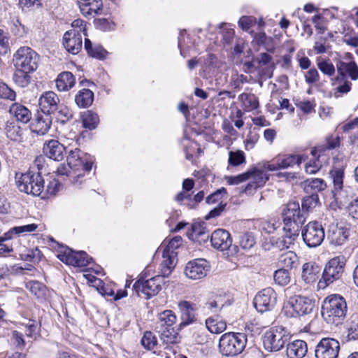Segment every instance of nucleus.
I'll return each mask as SVG.
<instances>
[{
    "instance_id": "40",
    "label": "nucleus",
    "mask_w": 358,
    "mask_h": 358,
    "mask_svg": "<svg viewBox=\"0 0 358 358\" xmlns=\"http://www.w3.org/2000/svg\"><path fill=\"white\" fill-rule=\"evenodd\" d=\"M302 155H289L282 158H278L280 169H287L292 167L294 165H299L302 162Z\"/></svg>"
},
{
    "instance_id": "37",
    "label": "nucleus",
    "mask_w": 358,
    "mask_h": 358,
    "mask_svg": "<svg viewBox=\"0 0 358 358\" xmlns=\"http://www.w3.org/2000/svg\"><path fill=\"white\" fill-rule=\"evenodd\" d=\"M25 70L20 69V68H15V71L13 74V81L15 83L20 87H26L29 85L31 81L30 73Z\"/></svg>"
},
{
    "instance_id": "26",
    "label": "nucleus",
    "mask_w": 358,
    "mask_h": 358,
    "mask_svg": "<svg viewBox=\"0 0 358 358\" xmlns=\"http://www.w3.org/2000/svg\"><path fill=\"white\" fill-rule=\"evenodd\" d=\"M9 113L16 118L17 121L23 124L27 123L31 119V111L18 103H13L10 106Z\"/></svg>"
},
{
    "instance_id": "50",
    "label": "nucleus",
    "mask_w": 358,
    "mask_h": 358,
    "mask_svg": "<svg viewBox=\"0 0 358 358\" xmlns=\"http://www.w3.org/2000/svg\"><path fill=\"white\" fill-rule=\"evenodd\" d=\"M332 193L335 200L340 203H346L348 201V187H342L339 189L332 190Z\"/></svg>"
},
{
    "instance_id": "52",
    "label": "nucleus",
    "mask_w": 358,
    "mask_h": 358,
    "mask_svg": "<svg viewBox=\"0 0 358 358\" xmlns=\"http://www.w3.org/2000/svg\"><path fill=\"white\" fill-rule=\"evenodd\" d=\"M0 97L13 101L15 99L16 94L6 84L0 83Z\"/></svg>"
},
{
    "instance_id": "58",
    "label": "nucleus",
    "mask_w": 358,
    "mask_h": 358,
    "mask_svg": "<svg viewBox=\"0 0 358 358\" xmlns=\"http://www.w3.org/2000/svg\"><path fill=\"white\" fill-rule=\"evenodd\" d=\"M348 338L349 340L358 339V322H351L348 327Z\"/></svg>"
},
{
    "instance_id": "39",
    "label": "nucleus",
    "mask_w": 358,
    "mask_h": 358,
    "mask_svg": "<svg viewBox=\"0 0 358 358\" xmlns=\"http://www.w3.org/2000/svg\"><path fill=\"white\" fill-rule=\"evenodd\" d=\"M6 136L12 141H18L23 134V130L17 122H8L5 128Z\"/></svg>"
},
{
    "instance_id": "4",
    "label": "nucleus",
    "mask_w": 358,
    "mask_h": 358,
    "mask_svg": "<svg viewBox=\"0 0 358 358\" xmlns=\"http://www.w3.org/2000/svg\"><path fill=\"white\" fill-rule=\"evenodd\" d=\"M187 238L196 242H206L210 237L204 229L200 225L192 224L186 231ZM211 245L217 250L224 251L229 250L232 245V239L230 234L225 229H218L210 235Z\"/></svg>"
},
{
    "instance_id": "28",
    "label": "nucleus",
    "mask_w": 358,
    "mask_h": 358,
    "mask_svg": "<svg viewBox=\"0 0 358 358\" xmlns=\"http://www.w3.org/2000/svg\"><path fill=\"white\" fill-rule=\"evenodd\" d=\"M341 159L342 164L338 166L335 164L333 169L330 171V174L333 179L334 189L343 187L344 167L346 164L347 159L345 156H342Z\"/></svg>"
},
{
    "instance_id": "36",
    "label": "nucleus",
    "mask_w": 358,
    "mask_h": 358,
    "mask_svg": "<svg viewBox=\"0 0 358 358\" xmlns=\"http://www.w3.org/2000/svg\"><path fill=\"white\" fill-rule=\"evenodd\" d=\"M298 257L292 251L282 254L278 259V264L285 269H291L297 264Z\"/></svg>"
},
{
    "instance_id": "53",
    "label": "nucleus",
    "mask_w": 358,
    "mask_h": 358,
    "mask_svg": "<svg viewBox=\"0 0 358 358\" xmlns=\"http://www.w3.org/2000/svg\"><path fill=\"white\" fill-rule=\"evenodd\" d=\"M222 194H227V189L224 187H222L215 192L212 193L209 196L206 197V203H214L221 200Z\"/></svg>"
},
{
    "instance_id": "64",
    "label": "nucleus",
    "mask_w": 358,
    "mask_h": 358,
    "mask_svg": "<svg viewBox=\"0 0 358 358\" xmlns=\"http://www.w3.org/2000/svg\"><path fill=\"white\" fill-rule=\"evenodd\" d=\"M320 169V166L316 162H313L306 164L305 166V171L308 174H315Z\"/></svg>"
},
{
    "instance_id": "56",
    "label": "nucleus",
    "mask_w": 358,
    "mask_h": 358,
    "mask_svg": "<svg viewBox=\"0 0 358 358\" xmlns=\"http://www.w3.org/2000/svg\"><path fill=\"white\" fill-rule=\"evenodd\" d=\"M350 62L346 63L344 62H338L336 68L337 71L339 76H341V80H344L345 78L348 68H350Z\"/></svg>"
},
{
    "instance_id": "45",
    "label": "nucleus",
    "mask_w": 358,
    "mask_h": 358,
    "mask_svg": "<svg viewBox=\"0 0 358 358\" xmlns=\"http://www.w3.org/2000/svg\"><path fill=\"white\" fill-rule=\"evenodd\" d=\"M245 162V153L242 150L229 152V166H237Z\"/></svg>"
},
{
    "instance_id": "55",
    "label": "nucleus",
    "mask_w": 358,
    "mask_h": 358,
    "mask_svg": "<svg viewBox=\"0 0 358 358\" xmlns=\"http://www.w3.org/2000/svg\"><path fill=\"white\" fill-rule=\"evenodd\" d=\"M348 210L353 219L358 220V197L350 202Z\"/></svg>"
},
{
    "instance_id": "10",
    "label": "nucleus",
    "mask_w": 358,
    "mask_h": 358,
    "mask_svg": "<svg viewBox=\"0 0 358 358\" xmlns=\"http://www.w3.org/2000/svg\"><path fill=\"white\" fill-rule=\"evenodd\" d=\"M288 339L289 336L283 328H271L263 336V346L268 352H278L284 348Z\"/></svg>"
},
{
    "instance_id": "43",
    "label": "nucleus",
    "mask_w": 358,
    "mask_h": 358,
    "mask_svg": "<svg viewBox=\"0 0 358 358\" xmlns=\"http://www.w3.org/2000/svg\"><path fill=\"white\" fill-rule=\"evenodd\" d=\"M54 114L55 115L57 120L62 124L67 122L73 116L71 110L64 105H59L57 110L55 111Z\"/></svg>"
},
{
    "instance_id": "51",
    "label": "nucleus",
    "mask_w": 358,
    "mask_h": 358,
    "mask_svg": "<svg viewBox=\"0 0 358 358\" xmlns=\"http://www.w3.org/2000/svg\"><path fill=\"white\" fill-rule=\"evenodd\" d=\"M318 69L325 75L331 76L335 73L334 66L329 62V60H323L319 62L317 64Z\"/></svg>"
},
{
    "instance_id": "5",
    "label": "nucleus",
    "mask_w": 358,
    "mask_h": 358,
    "mask_svg": "<svg viewBox=\"0 0 358 358\" xmlns=\"http://www.w3.org/2000/svg\"><path fill=\"white\" fill-rule=\"evenodd\" d=\"M348 306L345 299L339 294L327 296L322 306V316L330 324L338 326L346 317Z\"/></svg>"
},
{
    "instance_id": "54",
    "label": "nucleus",
    "mask_w": 358,
    "mask_h": 358,
    "mask_svg": "<svg viewBox=\"0 0 358 358\" xmlns=\"http://www.w3.org/2000/svg\"><path fill=\"white\" fill-rule=\"evenodd\" d=\"M255 19L251 16H243L238 20V24L243 30L248 31L255 23Z\"/></svg>"
},
{
    "instance_id": "15",
    "label": "nucleus",
    "mask_w": 358,
    "mask_h": 358,
    "mask_svg": "<svg viewBox=\"0 0 358 358\" xmlns=\"http://www.w3.org/2000/svg\"><path fill=\"white\" fill-rule=\"evenodd\" d=\"M93 162V157L87 154H83L78 148L69 152L67 163L75 171L83 170L89 172L92 168Z\"/></svg>"
},
{
    "instance_id": "2",
    "label": "nucleus",
    "mask_w": 358,
    "mask_h": 358,
    "mask_svg": "<svg viewBox=\"0 0 358 358\" xmlns=\"http://www.w3.org/2000/svg\"><path fill=\"white\" fill-rule=\"evenodd\" d=\"M284 234L275 241V246L280 250L288 249L299 238L302 225L306 220L298 202H289L282 212Z\"/></svg>"
},
{
    "instance_id": "23",
    "label": "nucleus",
    "mask_w": 358,
    "mask_h": 358,
    "mask_svg": "<svg viewBox=\"0 0 358 358\" xmlns=\"http://www.w3.org/2000/svg\"><path fill=\"white\" fill-rule=\"evenodd\" d=\"M43 151L48 158L61 161L64 158L65 147L57 140H50L44 143Z\"/></svg>"
},
{
    "instance_id": "34",
    "label": "nucleus",
    "mask_w": 358,
    "mask_h": 358,
    "mask_svg": "<svg viewBox=\"0 0 358 358\" xmlns=\"http://www.w3.org/2000/svg\"><path fill=\"white\" fill-rule=\"evenodd\" d=\"M238 100L245 110L251 111L259 107L258 99L254 94L242 93L238 96Z\"/></svg>"
},
{
    "instance_id": "1",
    "label": "nucleus",
    "mask_w": 358,
    "mask_h": 358,
    "mask_svg": "<svg viewBox=\"0 0 358 358\" xmlns=\"http://www.w3.org/2000/svg\"><path fill=\"white\" fill-rule=\"evenodd\" d=\"M179 238L175 236L167 245L163 252L164 261L162 266V276L156 275L148 280L138 279L133 285L138 296L146 299L156 296L162 289V277H168L178 262Z\"/></svg>"
},
{
    "instance_id": "6",
    "label": "nucleus",
    "mask_w": 358,
    "mask_h": 358,
    "mask_svg": "<svg viewBox=\"0 0 358 358\" xmlns=\"http://www.w3.org/2000/svg\"><path fill=\"white\" fill-rule=\"evenodd\" d=\"M177 316L171 310H166L159 315L155 330L160 334L161 339L166 343L177 344L178 342L179 325L175 324Z\"/></svg>"
},
{
    "instance_id": "18",
    "label": "nucleus",
    "mask_w": 358,
    "mask_h": 358,
    "mask_svg": "<svg viewBox=\"0 0 358 358\" xmlns=\"http://www.w3.org/2000/svg\"><path fill=\"white\" fill-rule=\"evenodd\" d=\"M38 105L44 114L50 115L57 110L59 99L54 92L48 91L43 93L39 97Z\"/></svg>"
},
{
    "instance_id": "38",
    "label": "nucleus",
    "mask_w": 358,
    "mask_h": 358,
    "mask_svg": "<svg viewBox=\"0 0 358 358\" xmlns=\"http://www.w3.org/2000/svg\"><path fill=\"white\" fill-rule=\"evenodd\" d=\"M82 121L85 128L92 130L97 127L99 118L96 113L92 110H87L82 115Z\"/></svg>"
},
{
    "instance_id": "35",
    "label": "nucleus",
    "mask_w": 358,
    "mask_h": 358,
    "mask_svg": "<svg viewBox=\"0 0 358 358\" xmlns=\"http://www.w3.org/2000/svg\"><path fill=\"white\" fill-rule=\"evenodd\" d=\"M206 326L208 331L213 334H220L223 332L227 328V323L225 321L217 317H208L206 320Z\"/></svg>"
},
{
    "instance_id": "16",
    "label": "nucleus",
    "mask_w": 358,
    "mask_h": 358,
    "mask_svg": "<svg viewBox=\"0 0 358 358\" xmlns=\"http://www.w3.org/2000/svg\"><path fill=\"white\" fill-rule=\"evenodd\" d=\"M277 301V294L271 287H267L260 291L254 299V306L257 310L264 313L271 310Z\"/></svg>"
},
{
    "instance_id": "24",
    "label": "nucleus",
    "mask_w": 358,
    "mask_h": 358,
    "mask_svg": "<svg viewBox=\"0 0 358 358\" xmlns=\"http://www.w3.org/2000/svg\"><path fill=\"white\" fill-rule=\"evenodd\" d=\"M320 266L314 262H309L302 266L301 279L306 284H312L318 279Z\"/></svg>"
},
{
    "instance_id": "12",
    "label": "nucleus",
    "mask_w": 358,
    "mask_h": 358,
    "mask_svg": "<svg viewBox=\"0 0 358 358\" xmlns=\"http://www.w3.org/2000/svg\"><path fill=\"white\" fill-rule=\"evenodd\" d=\"M286 307L292 310V317H300L310 314L315 307V302L307 296L294 295L289 299Z\"/></svg>"
},
{
    "instance_id": "29",
    "label": "nucleus",
    "mask_w": 358,
    "mask_h": 358,
    "mask_svg": "<svg viewBox=\"0 0 358 358\" xmlns=\"http://www.w3.org/2000/svg\"><path fill=\"white\" fill-rule=\"evenodd\" d=\"M52 119L50 115L45 117L38 116L34 123L32 124V131L37 135L43 136L48 133L50 129Z\"/></svg>"
},
{
    "instance_id": "42",
    "label": "nucleus",
    "mask_w": 358,
    "mask_h": 358,
    "mask_svg": "<svg viewBox=\"0 0 358 358\" xmlns=\"http://www.w3.org/2000/svg\"><path fill=\"white\" fill-rule=\"evenodd\" d=\"M26 288L37 298H42L45 295L46 287L38 281H29L26 283Z\"/></svg>"
},
{
    "instance_id": "44",
    "label": "nucleus",
    "mask_w": 358,
    "mask_h": 358,
    "mask_svg": "<svg viewBox=\"0 0 358 358\" xmlns=\"http://www.w3.org/2000/svg\"><path fill=\"white\" fill-rule=\"evenodd\" d=\"M273 279L276 284L280 286H285L290 282V273L289 270L280 268L273 273Z\"/></svg>"
},
{
    "instance_id": "19",
    "label": "nucleus",
    "mask_w": 358,
    "mask_h": 358,
    "mask_svg": "<svg viewBox=\"0 0 358 358\" xmlns=\"http://www.w3.org/2000/svg\"><path fill=\"white\" fill-rule=\"evenodd\" d=\"M63 44L69 53L78 54L83 47L81 34L75 29L67 31L63 36Z\"/></svg>"
},
{
    "instance_id": "47",
    "label": "nucleus",
    "mask_w": 358,
    "mask_h": 358,
    "mask_svg": "<svg viewBox=\"0 0 358 358\" xmlns=\"http://www.w3.org/2000/svg\"><path fill=\"white\" fill-rule=\"evenodd\" d=\"M319 203V197L317 194H310L304 197L301 202V208L303 211H310L316 207Z\"/></svg>"
},
{
    "instance_id": "20",
    "label": "nucleus",
    "mask_w": 358,
    "mask_h": 358,
    "mask_svg": "<svg viewBox=\"0 0 358 358\" xmlns=\"http://www.w3.org/2000/svg\"><path fill=\"white\" fill-rule=\"evenodd\" d=\"M350 231L347 227L338 224H331L327 231V238L331 244L341 245L345 243L349 237Z\"/></svg>"
},
{
    "instance_id": "57",
    "label": "nucleus",
    "mask_w": 358,
    "mask_h": 358,
    "mask_svg": "<svg viewBox=\"0 0 358 358\" xmlns=\"http://www.w3.org/2000/svg\"><path fill=\"white\" fill-rule=\"evenodd\" d=\"M300 109L304 113H310L313 110H314L315 108V103L314 101H300L299 103L297 105Z\"/></svg>"
},
{
    "instance_id": "31",
    "label": "nucleus",
    "mask_w": 358,
    "mask_h": 358,
    "mask_svg": "<svg viewBox=\"0 0 358 358\" xmlns=\"http://www.w3.org/2000/svg\"><path fill=\"white\" fill-rule=\"evenodd\" d=\"M94 100V93L88 89L80 90L75 97V102L80 108L90 106Z\"/></svg>"
},
{
    "instance_id": "48",
    "label": "nucleus",
    "mask_w": 358,
    "mask_h": 358,
    "mask_svg": "<svg viewBox=\"0 0 358 358\" xmlns=\"http://www.w3.org/2000/svg\"><path fill=\"white\" fill-rule=\"evenodd\" d=\"M239 243L243 249H250L255 244V239L251 233L245 232L240 235Z\"/></svg>"
},
{
    "instance_id": "25",
    "label": "nucleus",
    "mask_w": 358,
    "mask_h": 358,
    "mask_svg": "<svg viewBox=\"0 0 358 358\" xmlns=\"http://www.w3.org/2000/svg\"><path fill=\"white\" fill-rule=\"evenodd\" d=\"M307 344L302 340H296L287 345V356L289 358H303L307 352Z\"/></svg>"
},
{
    "instance_id": "22",
    "label": "nucleus",
    "mask_w": 358,
    "mask_h": 358,
    "mask_svg": "<svg viewBox=\"0 0 358 358\" xmlns=\"http://www.w3.org/2000/svg\"><path fill=\"white\" fill-rule=\"evenodd\" d=\"M196 304L187 301H180V329L196 320Z\"/></svg>"
},
{
    "instance_id": "17",
    "label": "nucleus",
    "mask_w": 358,
    "mask_h": 358,
    "mask_svg": "<svg viewBox=\"0 0 358 358\" xmlns=\"http://www.w3.org/2000/svg\"><path fill=\"white\" fill-rule=\"evenodd\" d=\"M209 262L204 259L189 261L184 270L185 276L189 279L199 280L204 278L210 271Z\"/></svg>"
},
{
    "instance_id": "63",
    "label": "nucleus",
    "mask_w": 358,
    "mask_h": 358,
    "mask_svg": "<svg viewBox=\"0 0 358 358\" xmlns=\"http://www.w3.org/2000/svg\"><path fill=\"white\" fill-rule=\"evenodd\" d=\"M347 73L352 80H355L358 78V66L355 62H350V68H348Z\"/></svg>"
},
{
    "instance_id": "11",
    "label": "nucleus",
    "mask_w": 358,
    "mask_h": 358,
    "mask_svg": "<svg viewBox=\"0 0 358 358\" xmlns=\"http://www.w3.org/2000/svg\"><path fill=\"white\" fill-rule=\"evenodd\" d=\"M301 236L304 243L309 248L319 246L325 237L322 225L317 221L309 222L301 231Z\"/></svg>"
},
{
    "instance_id": "27",
    "label": "nucleus",
    "mask_w": 358,
    "mask_h": 358,
    "mask_svg": "<svg viewBox=\"0 0 358 358\" xmlns=\"http://www.w3.org/2000/svg\"><path fill=\"white\" fill-rule=\"evenodd\" d=\"M75 83L76 78L69 71L59 73L56 79V86L60 92L69 91L75 85Z\"/></svg>"
},
{
    "instance_id": "60",
    "label": "nucleus",
    "mask_w": 358,
    "mask_h": 358,
    "mask_svg": "<svg viewBox=\"0 0 358 358\" xmlns=\"http://www.w3.org/2000/svg\"><path fill=\"white\" fill-rule=\"evenodd\" d=\"M305 78L306 83L312 84L318 80L319 74L315 69H311L306 73Z\"/></svg>"
},
{
    "instance_id": "41",
    "label": "nucleus",
    "mask_w": 358,
    "mask_h": 358,
    "mask_svg": "<svg viewBox=\"0 0 358 358\" xmlns=\"http://www.w3.org/2000/svg\"><path fill=\"white\" fill-rule=\"evenodd\" d=\"M38 225L36 224H29L23 226L14 227L7 231V238H13L14 235H20L36 230Z\"/></svg>"
},
{
    "instance_id": "33",
    "label": "nucleus",
    "mask_w": 358,
    "mask_h": 358,
    "mask_svg": "<svg viewBox=\"0 0 358 358\" xmlns=\"http://www.w3.org/2000/svg\"><path fill=\"white\" fill-rule=\"evenodd\" d=\"M84 48L89 56L99 59H103L106 57L108 52L101 45H92L91 41L85 39Z\"/></svg>"
},
{
    "instance_id": "9",
    "label": "nucleus",
    "mask_w": 358,
    "mask_h": 358,
    "mask_svg": "<svg viewBox=\"0 0 358 358\" xmlns=\"http://www.w3.org/2000/svg\"><path fill=\"white\" fill-rule=\"evenodd\" d=\"M39 60V55L29 47L19 48L13 58L15 68L32 73L38 69Z\"/></svg>"
},
{
    "instance_id": "7",
    "label": "nucleus",
    "mask_w": 358,
    "mask_h": 358,
    "mask_svg": "<svg viewBox=\"0 0 358 358\" xmlns=\"http://www.w3.org/2000/svg\"><path fill=\"white\" fill-rule=\"evenodd\" d=\"M247 341L248 337L243 333H225L219 339V352L224 357L237 356L244 350Z\"/></svg>"
},
{
    "instance_id": "32",
    "label": "nucleus",
    "mask_w": 358,
    "mask_h": 358,
    "mask_svg": "<svg viewBox=\"0 0 358 358\" xmlns=\"http://www.w3.org/2000/svg\"><path fill=\"white\" fill-rule=\"evenodd\" d=\"M80 6V10L84 15H99L103 8L102 0H86Z\"/></svg>"
},
{
    "instance_id": "14",
    "label": "nucleus",
    "mask_w": 358,
    "mask_h": 358,
    "mask_svg": "<svg viewBox=\"0 0 358 358\" xmlns=\"http://www.w3.org/2000/svg\"><path fill=\"white\" fill-rule=\"evenodd\" d=\"M340 350L339 342L333 338H323L317 344L315 358H337Z\"/></svg>"
},
{
    "instance_id": "62",
    "label": "nucleus",
    "mask_w": 358,
    "mask_h": 358,
    "mask_svg": "<svg viewBox=\"0 0 358 358\" xmlns=\"http://www.w3.org/2000/svg\"><path fill=\"white\" fill-rule=\"evenodd\" d=\"M71 170H73V168L69 166V164H62L58 166L57 173L58 176H69L71 174Z\"/></svg>"
},
{
    "instance_id": "13",
    "label": "nucleus",
    "mask_w": 358,
    "mask_h": 358,
    "mask_svg": "<svg viewBox=\"0 0 358 358\" xmlns=\"http://www.w3.org/2000/svg\"><path fill=\"white\" fill-rule=\"evenodd\" d=\"M57 257L59 260L67 265L78 267H84L87 266L92 259V258L90 257L85 252H76L69 248H65L63 251H60L57 255Z\"/></svg>"
},
{
    "instance_id": "46",
    "label": "nucleus",
    "mask_w": 358,
    "mask_h": 358,
    "mask_svg": "<svg viewBox=\"0 0 358 358\" xmlns=\"http://www.w3.org/2000/svg\"><path fill=\"white\" fill-rule=\"evenodd\" d=\"M141 343L145 349L150 350L157 345V340L151 331H145L141 340Z\"/></svg>"
},
{
    "instance_id": "61",
    "label": "nucleus",
    "mask_w": 358,
    "mask_h": 358,
    "mask_svg": "<svg viewBox=\"0 0 358 358\" xmlns=\"http://www.w3.org/2000/svg\"><path fill=\"white\" fill-rule=\"evenodd\" d=\"M341 138L340 137L329 136L327 138L326 148L328 150L335 149L340 145Z\"/></svg>"
},
{
    "instance_id": "21",
    "label": "nucleus",
    "mask_w": 358,
    "mask_h": 358,
    "mask_svg": "<svg viewBox=\"0 0 358 358\" xmlns=\"http://www.w3.org/2000/svg\"><path fill=\"white\" fill-rule=\"evenodd\" d=\"M248 172H251V173L249 178L250 182L245 186L243 191L246 194H251L257 188L264 186L268 180V177L263 171L255 167L248 170Z\"/></svg>"
},
{
    "instance_id": "8",
    "label": "nucleus",
    "mask_w": 358,
    "mask_h": 358,
    "mask_svg": "<svg viewBox=\"0 0 358 358\" xmlns=\"http://www.w3.org/2000/svg\"><path fill=\"white\" fill-rule=\"evenodd\" d=\"M346 264L343 256H337L331 259L325 265L322 277L317 286L319 289H325L329 285L341 279Z\"/></svg>"
},
{
    "instance_id": "59",
    "label": "nucleus",
    "mask_w": 358,
    "mask_h": 358,
    "mask_svg": "<svg viewBox=\"0 0 358 358\" xmlns=\"http://www.w3.org/2000/svg\"><path fill=\"white\" fill-rule=\"evenodd\" d=\"M26 336L30 338H35L36 335L37 325L35 321L30 320L29 323L25 326Z\"/></svg>"
},
{
    "instance_id": "30",
    "label": "nucleus",
    "mask_w": 358,
    "mask_h": 358,
    "mask_svg": "<svg viewBox=\"0 0 358 358\" xmlns=\"http://www.w3.org/2000/svg\"><path fill=\"white\" fill-rule=\"evenodd\" d=\"M327 187L325 181L321 178L307 179L304 182V191L313 195L324 190Z\"/></svg>"
},
{
    "instance_id": "3",
    "label": "nucleus",
    "mask_w": 358,
    "mask_h": 358,
    "mask_svg": "<svg viewBox=\"0 0 358 358\" xmlns=\"http://www.w3.org/2000/svg\"><path fill=\"white\" fill-rule=\"evenodd\" d=\"M43 161V157H37L31 169L22 173L20 177L16 175V185L20 192L36 196L41 194L44 189V180L40 171Z\"/></svg>"
},
{
    "instance_id": "49",
    "label": "nucleus",
    "mask_w": 358,
    "mask_h": 358,
    "mask_svg": "<svg viewBox=\"0 0 358 358\" xmlns=\"http://www.w3.org/2000/svg\"><path fill=\"white\" fill-rule=\"evenodd\" d=\"M251 172H245L234 176H225L224 179L230 185H238L249 180Z\"/></svg>"
}]
</instances>
